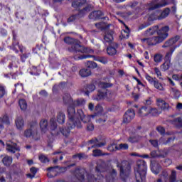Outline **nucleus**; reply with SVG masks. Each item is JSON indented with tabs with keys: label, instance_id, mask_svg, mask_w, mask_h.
Returning <instances> with one entry per match:
<instances>
[{
	"label": "nucleus",
	"instance_id": "obj_1",
	"mask_svg": "<svg viewBox=\"0 0 182 182\" xmlns=\"http://www.w3.org/2000/svg\"><path fill=\"white\" fill-rule=\"evenodd\" d=\"M68 122L67 123V127L65 128H60V132L56 133L51 132L52 136H59V134H62L65 137H68L70 134V130L77 127V129H82V122L87 123V117L85 115L83 110L77 109V114H75V108L69 107L67 109ZM75 114L76 118H75Z\"/></svg>",
	"mask_w": 182,
	"mask_h": 182
},
{
	"label": "nucleus",
	"instance_id": "obj_2",
	"mask_svg": "<svg viewBox=\"0 0 182 182\" xmlns=\"http://www.w3.org/2000/svg\"><path fill=\"white\" fill-rule=\"evenodd\" d=\"M168 31L170 27L165 26L161 27L158 31V36L142 38L141 41L144 43H146L148 46H154L159 43H161L168 38Z\"/></svg>",
	"mask_w": 182,
	"mask_h": 182
},
{
	"label": "nucleus",
	"instance_id": "obj_3",
	"mask_svg": "<svg viewBox=\"0 0 182 182\" xmlns=\"http://www.w3.org/2000/svg\"><path fill=\"white\" fill-rule=\"evenodd\" d=\"M64 42L67 45H71V47H69L68 50L73 53H77V52L80 53H90L92 52V49L82 46V42L78 39L67 36L64 38Z\"/></svg>",
	"mask_w": 182,
	"mask_h": 182
},
{
	"label": "nucleus",
	"instance_id": "obj_4",
	"mask_svg": "<svg viewBox=\"0 0 182 182\" xmlns=\"http://www.w3.org/2000/svg\"><path fill=\"white\" fill-rule=\"evenodd\" d=\"M134 174L136 182H146L147 176V162L144 160H138L134 167Z\"/></svg>",
	"mask_w": 182,
	"mask_h": 182
},
{
	"label": "nucleus",
	"instance_id": "obj_5",
	"mask_svg": "<svg viewBox=\"0 0 182 182\" xmlns=\"http://www.w3.org/2000/svg\"><path fill=\"white\" fill-rule=\"evenodd\" d=\"M117 167L119 168V176L122 181L126 182L132 173V166L129 161L124 160L121 163H117Z\"/></svg>",
	"mask_w": 182,
	"mask_h": 182
},
{
	"label": "nucleus",
	"instance_id": "obj_6",
	"mask_svg": "<svg viewBox=\"0 0 182 182\" xmlns=\"http://www.w3.org/2000/svg\"><path fill=\"white\" fill-rule=\"evenodd\" d=\"M90 58H93V60L95 62H100V63H102V65H107L109 62L107 58L105 56H97L93 55H75L74 59L75 60H82V59H89Z\"/></svg>",
	"mask_w": 182,
	"mask_h": 182
},
{
	"label": "nucleus",
	"instance_id": "obj_7",
	"mask_svg": "<svg viewBox=\"0 0 182 182\" xmlns=\"http://www.w3.org/2000/svg\"><path fill=\"white\" fill-rule=\"evenodd\" d=\"M175 4L176 0H161L159 3L149 7V11L164 8V6H167L168 5H175Z\"/></svg>",
	"mask_w": 182,
	"mask_h": 182
},
{
	"label": "nucleus",
	"instance_id": "obj_8",
	"mask_svg": "<svg viewBox=\"0 0 182 182\" xmlns=\"http://www.w3.org/2000/svg\"><path fill=\"white\" fill-rule=\"evenodd\" d=\"M136 116V112L134 109L132 108L129 109L127 112L124 114L123 116V123H130Z\"/></svg>",
	"mask_w": 182,
	"mask_h": 182
},
{
	"label": "nucleus",
	"instance_id": "obj_9",
	"mask_svg": "<svg viewBox=\"0 0 182 182\" xmlns=\"http://www.w3.org/2000/svg\"><path fill=\"white\" fill-rule=\"evenodd\" d=\"M117 49H119V43L116 42L111 43L107 47V55L108 56H116L117 55Z\"/></svg>",
	"mask_w": 182,
	"mask_h": 182
},
{
	"label": "nucleus",
	"instance_id": "obj_10",
	"mask_svg": "<svg viewBox=\"0 0 182 182\" xmlns=\"http://www.w3.org/2000/svg\"><path fill=\"white\" fill-rule=\"evenodd\" d=\"M89 19L92 21H100V19H106L105 13L100 10L93 11L88 16Z\"/></svg>",
	"mask_w": 182,
	"mask_h": 182
},
{
	"label": "nucleus",
	"instance_id": "obj_11",
	"mask_svg": "<svg viewBox=\"0 0 182 182\" xmlns=\"http://www.w3.org/2000/svg\"><path fill=\"white\" fill-rule=\"evenodd\" d=\"M181 38V36L178 35L171 37L164 43V44L162 46V48H171V46L173 47L174 45H176V43H177V42H178Z\"/></svg>",
	"mask_w": 182,
	"mask_h": 182
},
{
	"label": "nucleus",
	"instance_id": "obj_12",
	"mask_svg": "<svg viewBox=\"0 0 182 182\" xmlns=\"http://www.w3.org/2000/svg\"><path fill=\"white\" fill-rule=\"evenodd\" d=\"M5 124L9 126L11 124V121L9 120V116L8 114H5L1 117H0V134L5 130Z\"/></svg>",
	"mask_w": 182,
	"mask_h": 182
},
{
	"label": "nucleus",
	"instance_id": "obj_13",
	"mask_svg": "<svg viewBox=\"0 0 182 182\" xmlns=\"http://www.w3.org/2000/svg\"><path fill=\"white\" fill-rule=\"evenodd\" d=\"M48 178H53L59 175V166H50L46 168Z\"/></svg>",
	"mask_w": 182,
	"mask_h": 182
},
{
	"label": "nucleus",
	"instance_id": "obj_14",
	"mask_svg": "<svg viewBox=\"0 0 182 182\" xmlns=\"http://www.w3.org/2000/svg\"><path fill=\"white\" fill-rule=\"evenodd\" d=\"M74 174L79 181H85V175L86 174V170L85 168H75Z\"/></svg>",
	"mask_w": 182,
	"mask_h": 182
},
{
	"label": "nucleus",
	"instance_id": "obj_15",
	"mask_svg": "<svg viewBox=\"0 0 182 182\" xmlns=\"http://www.w3.org/2000/svg\"><path fill=\"white\" fill-rule=\"evenodd\" d=\"M114 34V32L112 30H107L105 31V33L104 35V43H113V41H114V38L113 37V35Z\"/></svg>",
	"mask_w": 182,
	"mask_h": 182
},
{
	"label": "nucleus",
	"instance_id": "obj_16",
	"mask_svg": "<svg viewBox=\"0 0 182 182\" xmlns=\"http://www.w3.org/2000/svg\"><path fill=\"white\" fill-rule=\"evenodd\" d=\"M36 126H38V122H33L30 123V128L27 129L24 131V136L29 139V137H32L33 136V129L36 128Z\"/></svg>",
	"mask_w": 182,
	"mask_h": 182
},
{
	"label": "nucleus",
	"instance_id": "obj_17",
	"mask_svg": "<svg viewBox=\"0 0 182 182\" xmlns=\"http://www.w3.org/2000/svg\"><path fill=\"white\" fill-rule=\"evenodd\" d=\"M160 31V26L159 25L151 26L146 29L144 35V36H153L154 33H158V32Z\"/></svg>",
	"mask_w": 182,
	"mask_h": 182
},
{
	"label": "nucleus",
	"instance_id": "obj_18",
	"mask_svg": "<svg viewBox=\"0 0 182 182\" xmlns=\"http://www.w3.org/2000/svg\"><path fill=\"white\" fill-rule=\"evenodd\" d=\"M85 105H86V100L83 98H80L74 101L73 106H68V109H69V107H73L75 110L74 119H77L76 114H77V112L76 113V109L75 107H76V106H85Z\"/></svg>",
	"mask_w": 182,
	"mask_h": 182
},
{
	"label": "nucleus",
	"instance_id": "obj_19",
	"mask_svg": "<svg viewBox=\"0 0 182 182\" xmlns=\"http://www.w3.org/2000/svg\"><path fill=\"white\" fill-rule=\"evenodd\" d=\"M150 167L151 171H152L154 174H156V176L161 171V165L156 161L151 162Z\"/></svg>",
	"mask_w": 182,
	"mask_h": 182
},
{
	"label": "nucleus",
	"instance_id": "obj_20",
	"mask_svg": "<svg viewBox=\"0 0 182 182\" xmlns=\"http://www.w3.org/2000/svg\"><path fill=\"white\" fill-rule=\"evenodd\" d=\"M6 150L9 153H12L13 154L16 153V151H20L21 149L18 146L16 143H10L6 144Z\"/></svg>",
	"mask_w": 182,
	"mask_h": 182
},
{
	"label": "nucleus",
	"instance_id": "obj_21",
	"mask_svg": "<svg viewBox=\"0 0 182 182\" xmlns=\"http://www.w3.org/2000/svg\"><path fill=\"white\" fill-rule=\"evenodd\" d=\"M96 81H92L91 83L86 85L85 86V90L86 91L85 92V96H89L92 92H95L96 90Z\"/></svg>",
	"mask_w": 182,
	"mask_h": 182
},
{
	"label": "nucleus",
	"instance_id": "obj_22",
	"mask_svg": "<svg viewBox=\"0 0 182 182\" xmlns=\"http://www.w3.org/2000/svg\"><path fill=\"white\" fill-rule=\"evenodd\" d=\"M109 92L108 90H98L95 97L94 98L95 100H103L106 96H107V93Z\"/></svg>",
	"mask_w": 182,
	"mask_h": 182
},
{
	"label": "nucleus",
	"instance_id": "obj_23",
	"mask_svg": "<svg viewBox=\"0 0 182 182\" xmlns=\"http://www.w3.org/2000/svg\"><path fill=\"white\" fill-rule=\"evenodd\" d=\"M138 114L140 117H144L150 114V107L143 106L138 110Z\"/></svg>",
	"mask_w": 182,
	"mask_h": 182
},
{
	"label": "nucleus",
	"instance_id": "obj_24",
	"mask_svg": "<svg viewBox=\"0 0 182 182\" xmlns=\"http://www.w3.org/2000/svg\"><path fill=\"white\" fill-rule=\"evenodd\" d=\"M168 180V172L166 170H163L159 174V178L154 182H167Z\"/></svg>",
	"mask_w": 182,
	"mask_h": 182
},
{
	"label": "nucleus",
	"instance_id": "obj_25",
	"mask_svg": "<svg viewBox=\"0 0 182 182\" xmlns=\"http://www.w3.org/2000/svg\"><path fill=\"white\" fill-rule=\"evenodd\" d=\"M157 105L159 107H161V110H168L170 108V105L168 103L166 102L164 100L162 99H158L156 100Z\"/></svg>",
	"mask_w": 182,
	"mask_h": 182
},
{
	"label": "nucleus",
	"instance_id": "obj_26",
	"mask_svg": "<svg viewBox=\"0 0 182 182\" xmlns=\"http://www.w3.org/2000/svg\"><path fill=\"white\" fill-rule=\"evenodd\" d=\"M46 48L43 47V44H37L35 48H33L32 51L33 53H36V55H41L43 53Z\"/></svg>",
	"mask_w": 182,
	"mask_h": 182
},
{
	"label": "nucleus",
	"instance_id": "obj_27",
	"mask_svg": "<svg viewBox=\"0 0 182 182\" xmlns=\"http://www.w3.org/2000/svg\"><path fill=\"white\" fill-rule=\"evenodd\" d=\"M63 100L65 105H69V106H73L74 100L70 96V94H65L63 97Z\"/></svg>",
	"mask_w": 182,
	"mask_h": 182
},
{
	"label": "nucleus",
	"instance_id": "obj_28",
	"mask_svg": "<svg viewBox=\"0 0 182 182\" xmlns=\"http://www.w3.org/2000/svg\"><path fill=\"white\" fill-rule=\"evenodd\" d=\"M170 12H171V9H170V8L167 7L164 9L161 14L158 16L159 21H161V19H166V18L170 15Z\"/></svg>",
	"mask_w": 182,
	"mask_h": 182
},
{
	"label": "nucleus",
	"instance_id": "obj_29",
	"mask_svg": "<svg viewBox=\"0 0 182 182\" xmlns=\"http://www.w3.org/2000/svg\"><path fill=\"white\" fill-rule=\"evenodd\" d=\"M15 123L18 130H22L23 129V126H25V122L23 121L22 117H17Z\"/></svg>",
	"mask_w": 182,
	"mask_h": 182
},
{
	"label": "nucleus",
	"instance_id": "obj_30",
	"mask_svg": "<svg viewBox=\"0 0 182 182\" xmlns=\"http://www.w3.org/2000/svg\"><path fill=\"white\" fill-rule=\"evenodd\" d=\"M97 85L100 90H107L109 87H112V86H113V84L112 83L102 82V81H100Z\"/></svg>",
	"mask_w": 182,
	"mask_h": 182
},
{
	"label": "nucleus",
	"instance_id": "obj_31",
	"mask_svg": "<svg viewBox=\"0 0 182 182\" xmlns=\"http://www.w3.org/2000/svg\"><path fill=\"white\" fill-rule=\"evenodd\" d=\"M180 45H175L173 47L170 48V52L166 53L165 58L166 59V60H168V62H170V60H171V56H173V53H174V50H176V49H177V48H179Z\"/></svg>",
	"mask_w": 182,
	"mask_h": 182
},
{
	"label": "nucleus",
	"instance_id": "obj_32",
	"mask_svg": "<svg viewBox=\"0 0 182 182\" xmlns=\"http://www.w3.org/2000/svg\"><path fill=\"white\" fill-rule=\"evenodd\" d=\"M79 75L81 77H87L92 75V70L89 68H82L80 70Z\"/></svg>",
	"mask_w": 182,
	"mask_h": 182
},
{
	"label": "nucleus",
	"instance_id": "obj_33",
	"mask_svg": "<svg viewBox=\"0 0 182 182\" xmlns=\"http://www.w3.org/2000/svg\"><path fill=\"white\" fill-rule=\"evenodd\" d=\"M66 120V115L65 113L60 112L57 115V122L59 124H63Z\"/></svg>",
	"mask_w": 182,
	"mask_h": 182
},
{
	"label": "nucleus",
	"instance_id": "obj_34",
	"mask_svg": "<svg viewBox=\"0 0 182 182\" xmlns=\"http://www.w3.org/2000/svg\"><path fill=\"white\" fill-rule=\"evenodd\" d=\"M86 4V1L82 0H74L72 2V6L73 8H75V9H77V8H80V6H83Z\"/></svg>",
	"mask_w": 182,
	"mask_h": 182
},
{
	"label": "nucleus",
	"instance_id": "obj_35",
	"mask_svg": "<svg viewBox=\"0 0 182 182\" xmlns=\"http://www.w3.org/2000/svg\"><path fill=\"white\" fill-rule=\"evenodd\" d=\"M13 159L12 157L9 156H6L2 159V163L6 166V167H9L11 164H12Z\"/></svg>",
	"mask_w": 182,
	"mask_h": 182
},
{
	"label": "nucleus",
	"instance_id": "obj_36",
	"mask_svg": "<svg viewBox=\"0 0 182 182\" xmlns=\"http://www.w3.org/2000/svg\"><path fill=\"white\" fill-rule=\"evenodd\" d=\"M91 9H92V7L90 6V5H88L85 8H83L82 9L79 10V14H77V15H79V16L80 15L81 16H85L86 14H87V12H90Z\"/></svg>",
	"mask_w": 182,
	"mask_h": 182
},
{
	"label": "nucleus",
	"instance_id": "obj_37",
	"mask_svg": "<svg viewBox=\"0 0 182 182\" xmlns=\"http://www.w3.org/2000/svg\"><path fill=\"white\" fill-rule=\"evenodd\" d=\"M40 128L43 133H46V130H48V120L43 119L40 122Z\"/></svg>",
	"mask_w": 182,
	"mask_h": 182
},
{
	"label": "nucleus",
	"instance_id": "obj_38",
	"mask_svg": "<svg viewBox=\"0 0 182 182\" xmlns=\"http://www.w3.org/2000/svg\"><path fill=\"white\" fill-rule=\"evenodd\" d=\"M41 70L38 68V67L33 65L31 67L30 74L32 75L33 76H39L41 75Z\"/></svg>",
	"mask_w": 182,
	"mask_h": 182
},
{
	"label": "nucleus",
	"instance_id": "obj_39",
	"mask_svg": "<svg viewBox=\"0 0 182 182\" xmlns=\"http://www.w3.org/2000/svg\"><path fill=\"white\" fill-rule=\"evenodd\" d=\"M95 114L92 115V117H95V116H99V114H100L102 112H103V107H102L100 104H98L95 106Z\"/></svg>",
	"mask_w": 182,
	"mask_h": 182
},
{
	"label": "nucleus",
	"instance_id": "obj_40",
	"mask_svg": "<svg viewBox=\"0 0 182 182\" xmlns=\"http://www.w3.org/2000/svg\"><path fill=\"white\" fill-rule=\"evenodd\" d=\"M50 129L51 130V133H53L56 129H58V124L56 123V121H55V119L52 118L50 120Z\"/></svg>",
	"mask_w": 182,
	"mask_h": 182
},
{
	"label": "nucleus",
	"instance_id": "obj_41",
	"mask_svg": "<svg viewBox=\"0 0 182 182\" xmlns=\"http://www.w3.org/2000/svg\"><path fill=\"white\" fill-rule=\"evenodd\" d=\"M85 66L87 69H96L97 68V63H95V61H87L85 63Z\"/></svg>",
	"mask_w": 182,
	"mask_h": 182
},
{
	"label": "nucleus",
	"instance_id": "obj_42",
	"mask_svg": "<svg viewBox=\"0 0 182 182\" xmlns=\"http://www.w3.org/2000/svg\"><path fill=\"white\" fill-rule=\"evenodd\" d=\"M18 105L21 110H26V109L28 108V104L26 103V100L23 99L19 100Z\"/></svg>",
	"mask_w": 182,
	"mask_h": 182
},
{
	"label": "nucleus",
	"instance_id": "obj_43",
	"mask_svg": "<svg viewBox=\"0 0 182 182\" xmlns=\"http://www.w3.org/2000/svg\"><path fill=\"white\" fill-rule=\"evenodd\" d=\"M93 157H100L102 156H107V154H105L102 152L100 149H94L92 151Z\"/></svg>",
	"mask_w": 182,
	"mask_h": 182
},
{
	"label": "nucleus",
	"instance_id": "obj_44",
	"mask_svg": "<svg viewBox=\"0 0 182 182\" xmlns=\"http://www.w3.org/2000/svg\"><path fill=\"white\" fill-rule=\"evenodd\" d=\"M19 46V41H16V42H13L11 46H10V49H11V50H14V52H15V53H19V50H18L17 48H18Z\"/></svg>",
	"mask_w": 182,
	"mask_h": 182
},
{
	"label": "nucleus",
	"instance_id": "obj_45",
	"mask_svg": "<svg viewBox=\"0 0 182 182\" xmlns=\"http://www.w3.org/2000/svg\"><path fill=\"white\" fill-rule=\"evenodd\" d=\"M171 90L174 99H178L181 96L180 90L173 87L171 88Z\"/></svg>",
	"mask_w": 182,
	"mask_h": 182
},
{
	"label": "nucleus",
	"instance_id": "obj_46",
	"mask_svg": "<svg viewBox=\"0 0 182 182\" xmlns=\"http://www.w3.org/2000/svg\"><path fill=\"white\" fill-rule=\"evenodd\" d=\"M145 79L149 82L150 85H154V83L157 80V78L156 77H152L149 75V73L145 74Z\"/></svg>",
	"mask_w": 182,
	"mask_h": 182
},
{
	"label": "nucleus",
	"instance_id": "obj_47",
	"mask_svg": "<svg viewBox=\"0 0 182 182\" xmlns=\"http://www.w3.org/2000/svg\"><path fill=\"white\" fill-rule=\"evenodd\" d=\"M78 18H79V14H73L67 19V22L68 23H73L76 22Z\"/></svg>",
	"mask_w": 182,
	"mask_h": 182
},
{
	"label": "nucleus",
	"instance_id": "obj_48",
	"mask_svg": "<svg viewBox=\"0 0 182 182\" xmlns=\"http://www.w3.org/2000/svg\"><path fill=\"white\" fill-rule=\"evenodd\" d=\"M159 19V16L156 15V13H151L148 17V23L152 24L154 21Z\"/></svg>",
	"mask_w": 182,
	"mask_h": 182
},
{
	"label": "nucleus",
	"instance_id": "obj_49",
	"mask_svg": "<svg viewBox=\"0 0 182 182\" xmlns=\"http://www.w3.org/2000/svg\"><path fill=\"white\" fill-rule=\"evenodd\" d=\"M107 150H108V151H111V152L117 151L118 146L115 143H112L107 146Z\"/></svg>",
	"mask_w": 182,
	"mask_h": 182
},
{
	"label": "nucleus",
	"instance_id": "obj_50",
	"mask_svg": "<svg viewBox=\"0 0 182 182\" xmlns=\"http://www.w3.org/2000/svg\"><path fill=\"white\" fill-rule=\"evenodd\" d=\"M177 180V171L173 170L169 176V182H176Z\"/></svg>",
	"mask_w": 182,
	"mask_h": 182
},
{
	"label": "nucleus",
	"instance_id": "obj_51",
	"mask_svg": "<svg viewBox=\"0 0 182 182\" xmlns=\"http://www.w3.org/2000/svg\"><path fill=\"white\" fill-rule=\"evenodd\" d=\"M154 86L156 89H157L158 90H161L163 91L164 90V87H163V84L160 83V82H159V80H156L154 83Z\"/></svg>",
	"mask_w": 182,
	"mask_h": 182
},
{
	"label": "nucleus",
	"instance_id": "obj_52",
	"mask_svg": "<svg viewBox=\"0 0 182 182\" xmlns=\"http://www.w3.org/2000/svg\"><path fill=\"white\" fill-rule=\"evenodd\" d=\"M161 69L166 72V70H168L170 69V61H166L161 65Z\"/></svg>",
	"mask_w": 182,
	"mask_h": 182
},
{
	"label": "nucleus",
	"instance_id": "obj_53",
	"mask_svg": "<svg viewBox=\"0 0 182 182\" xmlns=\"http://www.w3.org/2000/svg\"><path fill=\"white\" fill-rule=\"evenodd\" d=\"M31 56V52L26 51V53H23L20 55L21 62H26V59Z\"/></svg>",
	"mask_w": 182,
	"mask_h": 182
},
{
	"label": "nucleus",
	"instance_id": "obj_54",
	"mask_svg": "<svg viewBox=\"0 0 182 182\" xmlns=\"http://www.w3.org/2000/svg\"><path fill=\"white\" fill-rule=\"evenodd\" d=\"M38 159L40 160V161L41 162V163H44V164H46V163H49V158L48 157H47L46 156H45V155H43V154H41V155H40L39 156H38Z\"/></svg>",
	"mask_w": 182,
	"mask_h": 182
},
{
	"label": "nucleus",
	"instance_id": "obj_55",
	"mask_svg": "<svg viewBox=\"0 0 182 182\" xmlns=\"http://www.w3.org/2000/svg\"><path fill=\"white\" fill-rule=\"evenodd\" d=\"M8 95V92H6V90H5V87L0 86V99H2V97H5Z\"/></svg>",
	"mask_w": 182,
	"mask_h": 182
},
{
	"label": "nucleus",
	"instance_id": "obj_56",
	"mask_svg": "<svg viewBox=\"0 0 182 182\" xmlns=\"http://www.w3.org/2000/svg\"><path fill=\"white\" fill-rule=\"evenodd\" d=\"M154 60L156 62V63H160V62L163 60V55L156 54L154 57Z\"/></svg>",
	"mask_w": 182,
	"mask_h": 182
},
{
	"label": "nucleus",
	"instance_id": "obj_57",
	"mask_svg": "<svg viewBox=\"0 0 182 182\" xmlns=\"http://www.w3.org/2000/svg\"><path fill=\"white\" fill-rule=\"evenodd\" d=\"M95 171H97V173H103V171H105V167H103V164H97L95 168Z\"/></svg>",
	"mask_w": 182,
	"mask_h": 182
},
{
	"label": "nucleus",
	"instance_id": "obj_58",
	"mask_svg": "<svg viewBox=\"0 0 182 182\" xmlns=\"http://www.w3.org/2000/svg\"><path fill=\"white\" fill-rule=\"evenodd\" d=\"M150 25H151V23L145 22L138 27V31H143V29H146V28H148Z\"/></svg>",
	"mask_w": 182,
	"mask_h": 182
},
{
	"label": "nucleus",
	"instance_id": "obj_59",
	"mask_svg": "<svg viewBox=\"0 0 182 182\" xmlns=\"http://www.w3.org/2000/svg\"><path fill=\"white\" fill-rule=\"evenodd\" d=\"M156 131L160 133L161 136H164V134H166V129L161 126L156 127Z\"/></svg>",
	"mask_w": 182,
	"mask_h": 182
},
{
	"label": "nucleus",
	"instance_id": "obj_60",
	"mask_svg": "<svg viewBox=\"0 0 182 182\" xmlns=\"http://www.w3.org/2000/svg\"><path fill=\"white\" fill-rule=\"evenodd\" d=\"M149 112L152 116H157L159 114V109L157 108H151L149 107Z\"/></svg>",
	"mask_w": 182,
	"mask_h": 182
},
{
	"label": "nucleus",
	"instance_id": "obj_61",
	"mask_svg": "<svg viewBox=\"0 0 182 182\" xmlns=\"http://www.w3.org/2000/svg\"><path fill=\"white\" fill-rule=\"evenodd\" d=\"M0 36L6 38L8 36V31L4 28H0Z\"/></svg>",
	"mask_w": 182,
	"mask_h": 182
},
{
	"label": "nucleus",
	"instance_id": "obj_62",
	"mask_svg": "<svg viewBox=\"0 0 182 182\" xmlns=\"http://www.w3.org/2000/svg\"><path fill=\"white\" fill-rule=\"evenodd\" d=\"M118 150H129V144H120L118 146Z\"/></svg>",
	"mask_w": 182,
	"mask_h": 182
},
{
	"label": "nucleus",
	"instance_id": "obj_63",
	"mask_svg": "<svg viewBox=\"0 0 182 182\" xmlns=\"http://www.w3.org/2000/svg\"><path fill=\"white\" fill-rule=\"evenodd\" d=\"M106 182H114V176L113 174H109L106 176Z\"/></svg>",
	"mask_w": 182,
	"mask_h": 182
},
{
	"label": "nucleus",
	"instance_id": "obj_64",
	"mask_svg": "<svg viewBox=\"0 0 182 182\" xmlns=\"http://www.w3.org/2000/svg\"><path fill=\"white\" fill-rule=\"evenodd\" d=\"M149 143H151L153 147H159V141L157 139H150Z\"/></svg>",
	"mask_w": 182,
	"mask_h": 182
}]
</instances>
